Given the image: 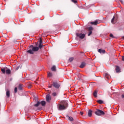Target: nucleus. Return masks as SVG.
<instances>
[{
  "label": "nucleus",
  "instance_id": "27",
  "mask_svg": "<svg viewBox=\"0 0 124 124\" xmlns=\"http://www.w3.org/2000/svg\"><path fill=\"white\" fill-rule=\"evenodd\" d=\"M89 31H93V29L92 27H90L88 28Z\"/></svg>",
  "mask_w": 124,
  "mask_h": 124
},
{
  "label": "nucleus",
  "instance_id": "19",
  "mask_svg": "<svg viewBox=\"0 0 124 124\" xmlns=\"http://www.w3.org/2000/svg\"><path fill=\"white\" fill-rule=\"evenodd\" d=\"M18 89L20 91H22V90L23 89V86L22 85V84H19L18 86Z\"/></svg>",
  "mask_w": 124,
  "mask_h": 124
},
{
  "label": "nucleus",
  "instance_id": "2",
  "mask_svg": "<svg viewBox=\"0 0 124 124\" xmlns=\"http://www.w3.org/2000/svg\"><path fill=\"white\" fill-rule=\"evenodd\" d=\"M39 50V47L38 46H30L29 47V49L27 51V53L32 55L34 54V52H37Z\"/></svg>",
  "mask_w": 124,
  "mask_h": 124
},
{
  "label": "nucleus",
  "instance_id": "1",
  "mask_svg": "<svg viewBox=\"0 0 124 124\" xmlns=\"http://www.w3.org/2000/svg\"><path fill=\"white\" fill-rule=\"evenodd\" d=\"M67 106H68V104L65 101H63L62 104L58 105L57 108L59 111H62L65 110Z\"/></svg>",
  "mask_w": 124,
  "mask_h": 124
},
{
  "label": "nucleus",
  "instance_id": "3",
  "mask_svg": "<svg viewBox=\"0 0 124 124\" xmlns=\"http://www.w3.org/2000/svg\"><path fill=\"white\" fill-rule=\"evenodd\" d=\"M95 114H96L97 116H101V115H105V113L100 109H97L95 112Z\"/></svg>",
  "mask_w": 124,
  "mask_h": 124
},
{
  "label": "nucleus",
  "instance_id": "39",
  "mask_svg": "<svg viewBox=\"0 0 124 124\" xmlns=\"http://www.w3.org/2000/svg\"><path fill=\"white\" fill-rule=\"evenodd\" d=\"M49 88H52V85L49 86Z\"/></svg>",
  "mask_w": 124,
  "mask_h": 124
},
{
  "label": "nucleus",
  "instance_id": "29",
  "mask_svg": "<svg viewBox=\"0 0 124 124\" xmlns=\"http://www.w3.org/2000/svg\"><path fill=\"white\" fill-rule=\"evenodd\" d=\"M52 95L53 96H57V93H52Z\"/></svg>",
  "mask_w": 124,
  "mask_h": 124
},
{
  "label": "nucleus",
  "instance_id": "32",
  "mask_svg": "<svg viewBox=\"0 0 124 124\" xmlns=\"http://www.w3.org/2000/svg\"><path fill=\"white\" fill-rule=\"evenodd\" d=\"M42 35H43V36L44 37H45V36H46V32H45V33H43V34H42Z\"/></svg>",
  "mask_w": 124,
  "mask_h": 124
},
{
  "label": "nucleus",
  "instance_id": "15",
  "mask_svg": "<svg viewBox=\"0 0 124 124\" xmlns=\"http://www.w3.org/2000/svg\"><path fill=\"white\" fill-rule=\"evenodd\" d=\"M116 71L117 73H119L121 71V69H120V67L116 66Z\"/></svg>",
  "mask_w": 124,
  "mask_h": 124
},
{
  "label": "nucleus",
  "instance_id": "30",
  "mask_svg": "<svg viewBox=\"0 0 124 124\" xmlns=\"http://www.w3.org/2000/svg\"><path fill=\"white\" fill-rule=\"evenodd\" d=\"M109 36L112 38H114V35L112 33L110 34Z\"/></svg>",
  "mask_w": 124,
  "mask_h": 124
},
{
  "label": "nucleus",
  "instance_id": "6",
  "mask_svg": "<svg viewBox=\"0 0 124 124\" xmlns=\"http://www.w3.org/2000/svg\"><path fill=\"white\" fill-rule=\"evenodd\" d=\"M46 99L47 102H50L51 101V96L49 94L46 95Z\"/></svg>",
  "mask_w": 124,
  "mask_h": 124
},
{
  "label": "nucleus",
  "instance_id": "17",
  "mask_svg": "<svg viewBox=\"0 0 124 124\" xmlns=\"http://www.w3.org/2000/svg\"><path fill=\"white\" fill-rule=\"evenodd\" d=\"M6 74H10V73H11V71L9 69H7L6 70Z\"/></svg>",
  "mask_w": 124,
  "mask_h": 124
},
{
  "label": "nucleus",
  "instance_id": "16",
  "mask_svg": "<svg viewBox=\"0 0 124 124\" xmlns=\"http://www.w3.org/2000/svg\"><path fill=\"white\" fill-rule=\"evenodd\" d=\"M40 103L42 106H45L46 105V102L45 101H42Z\"/></svg>",
  "mask_w": 124,
  "mask_h": 124
},
{
  "label": "nucleus",
  "instance_id": "9",
  "mask_svg": "<svg viewBox=\"0 0 124 124\" xmlns=\"http://www.w3.org/2000/svg\"><path fill=\"white\" fill-rule=\"evenodd\" d=\"M66 118L69 120V121H70L71 122H73L74 121L73 117H72L66 115Z\"/></svg>",
  "mask_w": 124,
  "mask_h": 124
},
{
  "label": "nucleus",
  "instance_id": "11",
  "mask_svg": "<svg viewBox=\"0 0 124 124\" xmlns=\"http://www.w3.org/2000/svg\"><path fill=\"white\" fill-rule=\"evenodd\" d=\"M105 78L107 79H110V75L108 73H106L104 75Z\"/></svg>",
  "mask_w": 124,
  "mask_h": 124
},
{
  "label": "nucleus",
  "instance_id": "13",
  "mask_svg": "<svg viewBox=\"0 0 124 124\" xmlns=\"http://www.w3.org/2000/svg\"><path fill=\"white\" fill-rule=\"evenodd\" d=\"M85 65H86V63L85 62H82L81 63V64H80L79 67L80 68H84V67H85Z\"/></svg>",
  "mask_w": 124,
  "mask_h": 124
},
{
  "label": "nucleus",
  "instance_id": "20",
  "mask_svg": "<svg viewBox=\"0 0 124 124\" xmlns=\"http://www.w3.org/2000/svg\"><path fill=\"white\" fill-rule=\"evenodd\" d=\"M93 95H94V97H97V92L96 91L94 92Z\"/></svg>",
  "mask_w": 124,
  "mask_h": 124
},
{
  "label": "nucleus",
  "instance_id": "34",
  "mask_svg": "<svg viewBox=\"0 0 124 124\" xmlns=\"http://www.w3.org/2000/svg\"><path fill=\"white\" fill-rule=\"evenodd\" d=\"M80 115H84V112H80Z\"/></svg>",
  "mask_w": 124,
  "mask_h": 124
},
{
  "label": "nucleus",
  "instance_id": "38",
  "mask_svg": "<svg viewBox=\"0 0 124 124\" xmlns=\"http://www.w3.org/2000/svg\"><path fill=\"white\" fill-rule=\"evenodd\" d=\"M120 1H121L123 4H124V1H123L122 0H120Z\"/></svg>",
  "mask_w": 124,
  "mask_h": 124
},
{
  "label": "nucleus",
  "instance_id": "33",
  "mask_svg": "<svg viewBox=\"0 0 124 124\" xmlns=\"http://www.w3.org/2000/svg\"><path fill=\"white\" fill-rule=\"evenodd\" d=\"M15 93H17V87H16L15 88Z\"/></svg>",
  "mask_w": 124,
  "mask_h": 124
},
{
  "label": "nucleus",
  "instance_id": "31",
  "mask_svg": "<svg viewBox=\"0 0 124 124\" xmlns=\"http://www.w3.org/2000/svg\"><path fill=\"white\" fill-rule=\"evenodd\" d=\"M72 2H74V3H77V0H72Z\"/></svg>",
  "mask_w": 124,
  "mask_h": 124
},
{
  "label": "nucleus",
  "instance_id": "7",
  "mask_svg": "<svg viewBox=\"0 0 124 124\" xmlns=\"http://www.w3.org/2000/svg\"><path fill=\"white\" fill-rule=\"evenodd\" d=\"M43 47V45H42V40L41 38L40 40V43L38 46V48H39L40 49H41Z\"/></svg>",
  "mask_w": 124,
  "mask_h": 124
},
{
  "label": "nucleus",
  "instance_id": "24",
  "mask_svg": "<svg viewBox=\"0 0 124 124\" xmlns=\"http://www.w3.org/2000/svg\"><path fill=\"white\" fill-rule=\"evenodd\" d=\"M47 76L48 77H52V76H53V74H52V73H48L47 74Z\"/></svg>",
  "mask_w": 124,
  "mask_h": 124
},
{
  "label": "nucleus",
  "instance_id": "21",
  "mask_svg": "<svg viewBox=\"0 0 124 124\" xmlns=\"http://www.w3.org/2000/svg\"><path fill=\"white\" fill-rule=\"evenodd\" d=\"M6 96H7V97H9V96H10V93L9 92V91H7L6 92Z\"/></svg>",
  "mask_w": 124,
  "mask_h": 124
},
{
  "label": "nucleus",
  "instance_id": "36",
  "mask_svg": "<svg viewBox=\"0 0 124 124\" xmlns=\"http://www.w3.org/2000/svg\"><path fill=\"white\" fill-rule=\"evenodd\" d=\"M122 98H124V94H123L122 95Z\"/></svg>",
  "mask_w": 124,
  "mask_h": 124
},
{
  "label": "nucleus",
  "instance_id": "26",
  "mask_svg": "<svg viewBox=\"0 0 124 124\" xmlns=\"http://www.w3.org/2000/svg\"><path fill=\"white\" fill-rule=\"evenodd\" d=\"M114 20H116V18H115V16H113L112 19H111V23L113 24L114 23Z\"/></svg>",
  "mask_w": 124,
  "mask_h": 124
},
{
  "label": "nucleus",
  "instance_id": "8",
  "mask_svg": "<svg viewBox=\"0 0 124 124\" xmlns=\"http://www.w3.org/2000/svg\"><path fill=\"white\" fill-rule=\"evenodd\" d=\"M98 52L100 54H105V50L104 49H99Z\"/></svg>",
  "mask_w": 124,
  "mask_h": 124
},
{
  "label": "nucleus",
  "instance_id": "4",
  "mask_svg": "<svg viewBox=\"0 0 124 124\" xmlns=\"http://www.w3.org/2000/svg\"><path fill=\"white\" fill-rule=\"evenodd\" d=\"M76 35H77V36H78V37H79V38H80V39H83V38H84V37H85V34L77 33Z\"/></svg>",
  "mask_w": 124,
  "mask_h": 124
},
{
  "label": "nucleus",
  "instance_id": "14",
  "mask_svg": "<svg viewBox=\"0 0 124 124\" xmlns=\"http://www.w3.org/2000/svg\"><path fill=\"white\" fill-rule=\"evenodd\" d=\"M88 115V116L91 117L93 115V111H92L91 110H89Z\"/></svg>",
  "mask_w": 124,
  "mask_h": 124
},
{
  "label": "nucleus",
  "instance_id": "28",
  "mask_svg": "<svg viewBox=\"0 0 124 124\" xmlns=\"http://www.w3.org/2000/svg\"><path fill=\"white\" fill-rule=\"evenodd\" d=\"M92 33H93V31H89V32L88 33V36H90V35H91V34H92Z\"/></svg>",
  "mask_w": 124,
  "mask_h": 124
},
{
  "label": "nucleus",
  "instance_id": "12",
  "mask_svg": "<svg viewBox=\"0 0 124 124\" xmlns=\"http://www.w3.org/2000/svg\"><path fill=\"white\" fill-rule=\"evenodd\" d=\"M5 69H7V67H5L4 68L1 69V71L2 72L3 74H5Z\"/></svg>",
  "mask_w": 124,
  "mask_h": 124
},
{
  "label": "nucleus",
  "instance_id": "23",
  "mask_svg": "<svg viewBox=\"0 0 124 124\" xmlns=\"http://www.w3.org/2000/svg\"><path fill=\"white\" fill-rule=\"evenodd\" d=\"M97 102H98V103H99V104H102L103 103V101L101 100H98L97 101Z\"/></svg>",
  "mask_w": 124,
  "mask_h": 124
},
{
  "label": "nucleus",
  "instance_id": "22",
  "mask_svg": "<svg viewBox=\"0 0 124 124\" xmlns=\"http://www.w3.org/2000/svg\"><path fill=\"white\" fill-rule=\"evenodd\" d=\"M52 71H56V66H53L51 68Z\"/></svg>",
  "mask_w": 124,
  "mask_h": 124
},
{
  "label": "nucleus",
  "instance_id": "37",
  "mask_svg": "<svg viewBox=\"0 0 124 124\" xmlns=\"http://www.w3.org/2000/svg\"><path fill=\"white\" fill-rule=\"evenodd\" d=\"M19 66L17 67L16 68V70H18V69H19Z\"/></svg>",
  "mask_w": 124,
  "mask_h": 124
},
{
  "label": "nucleus",
  "instance_id": "35",
  "mask_svg": "<svg viewBox=\"0 0 124 124\" xmlns=\"http://www.w3.org/2000/svg\"><path fill=\"white\" fill-rule=\"evenodd\" d=\"M122 61L124 62V56L122 57Z\"/></svg>",
  "mask_w": 124,
  "mask_h": 124
},
{
  "label": "nucleus",
  "instance_id": "5",
  "mask_svg": "<svg viewBox=\"0 0 124 124\" xmlns=\"http://www.w3.org/2000/svg\"><path fill=\"white\" fill-rule=\"evenodd\" d=\"M53 86L55 87L56 89H59L60 88V84L57 82H54Z\"/></svg>",
  "mask_w": 124,
  "mask_h": 124
},
{
  "label": "nucleus",
  "instance_id": "25",
  "mask_svg": "<svg viewBox=\"0 0 124 124\" xmlns=\"http://www.w3.org/2000/svg\"><path fill=\"white\" fill-rule=\"evenodd\" d=\"M73 60H74V58L73 57H71L69 59V61L71 62L73 61Z\"/></svg>",
  "mask_w": 124,
  "mask_h": 124
},
{
  "label": "nucleus",
  "instance_id": "18",
  "mask_svg": "<svg viewBox=\"0 0 124 124\" xmlns=\"http://www.w3.org/2000/svg\"><path fill=\"white\" fill-rule=\"evenodd\" d=\"M41 104L40 102L38 101L36 104L34 105L35 107H38L39 106V105Z\"/></svg>",
  "mask_w": 124,
  "mask_h": 124
},
{
  "label": "nucleus",
  "instance_id": "10",
  "mask_svg": "<svg viewBox=\"0 0 124 124\" xmlns=\"http://www.w3.org/2000/svg\"><path fill=\"white\" fill-rule=\"evenodd\" d=\"M99 23V22H98V20H95V21L92 22L91 23V24H92V25H94V26L97 25Z\"/></svg>",
  "mask_w": 124,
  "mask_h": 124
}]
</instances>
